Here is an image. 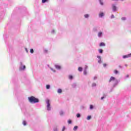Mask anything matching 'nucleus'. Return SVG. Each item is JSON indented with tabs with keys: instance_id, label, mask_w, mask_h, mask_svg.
Here are the masks:
<instances>
[{
	"instance_id": "29",
	"label": "nucleus",
	"mask_w": 131,
	"mask_h": 131,
	"mask_svg": "<svg viewBox=\"0 0 131 131\" xmlns=\"http://www.w3.org/2000/svg\"><path fill=\"white\" fill-rule=\"evenodd\" d=\"M107 66V64L106 63H103V67H106Z\"/></svg>"
},
{
	"instance_id": "2",
	"label": "nucleus",
	"mask_w": 131,
	"mask_h": 131,
	"mask_svg": "<svg viewBox=\"0 0 131 131\" xmlns=\"http://www.w3.org/2000/svg\"><path fill=\"white\" fill-rule=\"evenodd\" d=\"M46 103L47 104V110H51V103H50V100L47 99L46 100Z\"/></svg>"
},
{
	"instance_id": "36",
	"label": "nucleus",
	"mask_w": 131,
	"mask_h": 131,
	"mask_svg": "<svg viewBox=\"0 0 131 131\" xmlns=\"http://www.w3.org/2000/svg\"><path fill=\"white\" fill-rule=\"evenodd\" d=\"M100 5H103V3L100 2Z\"/></svg>"
},
{
	"instance_id": "19",
	"label": "nucleus",
	"mask_w": 131,
	"mask_h": 131,
	"mask_svg": "<svg viewBox=\"0 0 131 131\" xmlns=\"http://www.w3.org/2000/svg\"><path fill=\"white\" fill-rule=\"evenodd\" d=\"M114 73H115V74H117V73H118V71L117 70H115L114 71Z\"/></svg>"
},
{
	"instance_id": "21",
	"label": "nucleus",
	"mask_w": 131,
	"mask_h": 131,
	"mask_svg": "<svg viewBox=\"0 0 131 131\" xmlns=\"http://www.w3.org/2000/svg\"><path fill=\"white\" fill-rule=\"evenodd\" d=\"M83 74H84V75H86L87 74L86 70L84 71Z\"/></svg>"
},
{
	"instance_id": "11",
	"label": "nucleus",
	"mask_w": 131,
	"mask_h": 131,
	"mask_svg": "<svg viewBox=\"0 0 131 131\" xmlns=\"http://www.w3.org/2000/svg\"><path fill=\"white\" fill-rule=\"evenodd\" d=\"M91 118H92V116H88L86 118L87 120H90V119H91Z\"/></svg>"
},
{
	"instance_id": "30",
	"label": "nucleus",
	"mask_w": 131,
	"mask_h": 131,
	"mask_svg": "<svg viewBox=\"0 0 131 131\" xmlns=\"http://www.w3.org/2000/svg\"><path fill=\"white\" fill-rule=\"evenodd\" d=\"M97 58H98V59H99V60H101V56H97Z\"/></svg>"
},
{
	"instance_id": "9",
	"label": "nucleus",
	"mask_w": 131,
	"mask_h": 131,
	"mask_svg": "<svg viewBox=\"0 0 131 131\" xmlns=\"http://www.w3.org/2000/svg\"><path fill=\"white\" fill-rule=\"evenodd\" d=\"M57 93H58V94H61V93H62V90L61 89H58L57 91Z\"/></svg>"
},
{
	"instance_id": "37",
	"label": "nucleus",
	"mask_w": 131,
	"mask_h": 131,
	"mask_svg": "<svg viewBox=\"0 0 131 131\" xmlns=\"http://www.w3.org/2000/svg\"><path fill=\"white\" fill-rule=\"evenodd\" d=\"M45 52H46V53L48 52V50H45Z\"/></svg>"
},
{
	"instance_id": "7",
	"label": "nucleus",
	"mask_w": 131,
	"mask_h": 131,
	"mask_svg": "<svg viewBox=\"0 0 131 131\" xmlns=\"http://www.w3.org/2000/svg\"><path fill=\"white\" fill-rule=\"evenodd\" d=\"M103 16H104V13L101 12V13H99V17H103Z\"/></svg>"
},
{
	"instance_id": "4",
	"label": "nucleus",
	"mask_w": 131,
	"mask_h": 131,
	"mask_svg": "<svg viewBox=\"0 0 131 131\" xmlns=\"http://www.w3.org/2000/svg\"><path fill=\"white\" fill-rule=\"evenodd\" d=\"M114 80H115V77H111L110 80H109V82H111V81H114Z\"/></svg>"
},
{
	"instance_id": "16",
	"label": "nucleus",
	"mask_w": 131,
	"mask_h": 131,
	"mask_svg": "<svg viewBox=\"0 0 131 131\" xmlns=\"http://www.w3.org/2000/svg\"><path fill=\"white\" fill-rule=\"evenodd\" d=\"M69 79H72V78H73V76H72V75H70L69 76Z\"/></svg>"
},
{
	"instance_id": "26",
	"label": "nucleus",
	"mask_w": 131,
	"mask_h": 131,
	"mask_svg": "<svg viewBox=\"0 0 131 131\" xmlns=\"http://www.w3.org/2000/svg\"><path fill=\"white\" fill-rule=\"evenodd\" d=\"M94 108V106H93V105H90V109H93Z\"/></svg>"
},
{
	"instance_id": "3",
	"label": "nucleus",
	"mask_w": 131,
	"mask_h": 131,
	"mask_svg": "<svg viewBox=\"0 0 131 131\" xmlns=\"http://www.w3.org/2000/svg\"><path fill=\"white\" fill-rule=\"evenodd\" d=\"M130 57H131V53H130L129 54H127L126 55H123V59H125L126 58H130Z\"/></svg>"
},
{
	"instance_id": "28",
	"label": "nucleus",
	"mask_w": 131,
	"mask_h": 131,
	"mask_svg": "<svg viewBox=\"0 0 131 131\" xmlns=\"http://www.w3.org/2000/svg\"><path fill=\"white\" fill-rule=\"evenodd\" d=\"M25 68H26V67L25 66H23V68L21 69L23 70H24V69H25Z\"/></svg>"
},
{
	"instance_id": "18",
	"label": "nucleus",
	"mask_w": 131,
	"mask_h": 131,
	"mask_svg": "<svg viewBox=\"0 0 131 131\" xmlns=\"http://www.w3.org/2000/svg\"><path fill=\"white\" fill-rule=\"evenodd\" d=\"M48 0H42V4H45V3H46V2H47Z\"/></svg>"
},
{
	"instance_id": "1",
	"label": "nucleus",
	"mask_w": 131,
	"mask_h": 131,
	"mask_svg": "<svg viewBox=\"0 0 131 131\" xmlns=\"http://www.w3.org/2000/svg\"><path fill=\"white\" fill-rule=\"evenodd\" d=\"M29 102L30 103H38V99L36 98L35 97L32 96L28 98Z\"/></svg>"
},
{
	"instance_id": "14",
	"label": "nucleus",
	"mask_w": 131,
	"mask_h": 131,
	"mask_svg": "<svg viewBox=\"0 0 131 131\" xmlns=\"http://www.w3.org/2000/svg\"><path fill=\"white\" fill-rule=\"evenodd\" d=\"M98 51L100 54H102V53H103V50L102 49H99Z\"/></svg>"
},
{
	"instance_id": "34",
	"label": "nucleus",
	"mask_w": 131,
	"mask_h": 131,
	"mask_svg": "<svg viewBox=\"0 0 131 131\" xmlns=\"http://www.w3.org/2000/svg\"><path fill=\"white\" fill-rule=\"evenodd\" d=\"M94 79L95 80V79H97V77H94Z\"/></svg>"
},
{
	"instance_id": "15",
	"label": "nucleus",
	"mask_w": 131,
	"mask_h": 131,
	"mask_svg": "<svg viewBox=\"0 0 131 131\" xmlns=\"http://www.w3.org/2000/svg\"><path fill=\"white\" fill-rule=\"evenodd\" d=\"M68 122L69 124H71L72 121H71V120H69L68 121Z\"/></svg>"
},
{
	"instance_id": "6",
	"label": "nucleus",
	"mask_w": 131,
	"mask_h": 131,
	"mask_svg": "<svg viewBox=\"0 0 131 131\" xmlns=\"http://www.w3.org/2000/svg\"><path fill=\"white\" fill-rule=\"evenodd\" d=\"M113 10L114 11H116V6L114 5H113Z\"/></svg>"
},
{
	"instance_id": "33",
	"label": "nucleus",
	"mask_w": 131,
	"mask_h": 131,
	"mask_svg": "<svg viewBox=\"0 0 131 131\" xmlns=\"http://www.w3.org/2000/svg\"><path fill=\"white\" fill-rule=\"evenodd\" d=\"M64 130H65V127H63L62 129V131H64Z\"/></svg>"
},
{
	"instance_id": "8",
	"label": "nucleus",
	"mask_w": 131,
	"mask_h": 131,
	"mask_svg": "<svg viewBox=\"0 0 131 131\" xmlns=\"http://www.w3.org/2000/svg\"><path fill=\"white\" fill-rule=\"evenodd\" d=\"M56 69H61V67L60 66L56 65L55 66Z\"/></svg>"
},
{
	"instance_id": "13",
	"label": "nucleus",
	"mask_w": 131,
	"mask_h": 131,
	"mask_svg": "<svg viewBox=\"0 0 131 131\" xmlns=\"http://www.w3.org/2000/svg\"><path fill=\"white\" fill-rule=\"evenodd\" d=\"M98 36L99 37H101V36H102V32L98 33Z\"/></svg>"
},
{
	"instance_id": "31",
	"label": "nucleus",
	"mask_w": 131,
	"mask_h": 131,
	"mask_svg": "<svg viewBox=\"0 0 131 131\" xmlns=\"http://www.w3.org/2000/svg\"><path fill=\"white\" fill-rule=\"evenodd\" d=\"M113 18H114V15H112L111 16V18L113 19Z\"/></svg>"
},
{
	"instance_id": "35",
	"label": "nucleus",
	"mask_w": 131,
	"mask_h": 131,
	"mask_svg": "<svg viewBox=\"0 0 131 131\" xmlns=\"http://www.w3.org/2000/svg\"><path fill=\"white\" fill-rule=\"evenodd\" d=\"M104 99V97H102L101 98V100H103Z\"/></svg>"
},
{
	"instance_id": "23",
	"label": "nucleus",
	"mask_w": 131,
	"mask_h": 131,
	"mask_svg": "<svg viewBox=\"0 0 131 131\" xmlns=\"http://www.w3.org/2000/svg\"><path fill=\"white\" fill-rule=\"evenodd\" d=\"M85 18H89V14H85L84 15Z\"/></svg>"
},
{
	"instance_id": "5",
	"label": "nucleus",
	"mask_w": 131,
	"mask_h": 131,
	"mask_svg": "<svg viewBox=\"0 0 131 131\" xmlns=\"http://www.w3.org/2000/svg\"><path fill=\"white\" fill-rule=\"evenodd\" d=\"M105 45L104 42H101L100 43V47H105Z\"/></svg>"
},
{
	"instance_id": "22",
	"label": "nucleus",
	"mask_w": 131,
	"mask_h": 131,
	"mask_svg": "<svg viewBox=\"0 0 131 131\" xmlns=\"http://www.w3.org/2000/svg\"><path fill=\"white\" fill-rule=\"evenodd\" d=\"M23 124H24V125H26V121H24L23 122Z\"/></svg>"
},
{
	"instance_id": "17",
	"label": "nucleus",
	"mask_w": 131,
	"mask_h": 131,
	"mask_svg": "<svg viewBox=\"0 0 131 131\" xmlns=\"http://www.w3.org/2000/svg\"><path fill=\"white\" fill-rule=\"evenodd\" d=\"M46 89L47 90H49V89H50V85H46Z\"/></svg>"
},
{
	"instance_id": "38",
	"label": "nucleus",
	"mask_w": 131,
	"mask_h": 131,
	"mask_svg": "<svg viewBox=\"0 0 131 131\" xmlns=\"http://www.w3.org/2000/svg\"><path fill=\"white\" fill-rule=\"evenodd\" d=\"M127 77H128V75L127 76Z\"/></svg>"
},
{
	"instance_id": "32",
	"label": "nucleus",
	"mask_w": 131,
	"mask_h": 131,
	"mask_svg": "<svg viewBox=\"0 0 131 131\" xmlns=\"http://www.w3.org/2000/svg\"><path fill=\"white\" fill-rule=\"evenodd\" d=\"M122 20H125V17H122Z\"/></svg>"
},
{
	"instance_id": "24",
	"label": "nucleus",
	"mask_w": 131,
	"mask_h": 131,
	"mask_svg": "<svg viewBox=\"0 0 131 131\" xmlns=\"http://www.w3.org/2000/svg\"><path fill=\"white\" fill-rule=\"evenodd\" d=\"M30 53H31L32 54L33 53V49H30Z\"/></svg>"
},
{
	"instance_id": "25",
	"label": "nucleus",
	"mask_w": 131,
	"mask_h": 131,
	"mask_svg": "<svg viewBox=\"0 0 131 131\" xmlns=\"http://www.w3.org/2000/svg\"><path fill=\"white\" fill-rule=\"evenodd\" d=\"M96 83H93L92 84V86H96Z\"/></svg>"
},
{
	"instance_id": "20",
	"label": "nucleus",
	"mask_w": 131,
	"mask_h": 131,
	"mask_svg": "<svg viewBox=\"0 0 131 131\" xmlns=\"http://www.w3.org/2000/svg\"><path fill=\"white\" fill-rule=\"evenodd\" d=\"M76 116L78 118L80 117V114H77Z\"/></svg>"
},
{
	"instance_id": "27",
	"label": "nucleus",
	"mask_w": 131,
	"mask_h": 131,
	"mask_svg": "<svg viewBox=\"0 0 131 131\" xmlns=\"http://www.w3.org/2000/svg\"><path fill=\"white\" fill-rule=\"evenodd\" d=\"M98 63H99L100 64H101V63H102V61L101 60V59H99L98 60Z\"/></svg>"
},
{
	"instance_id": "10",
	"label": "nucleus",
	"mask_w": 131,
	"mask_h": 131,
	"mask_svg": "<svg viewBox=\"0 0 131 131\" xmlns=\"http://www.w3.org/2000/svg\"><path fill=\"white\" fill-rule=\"evenodd\" d=\"M78 71L81 72L82 71V68L81 67H79L78 69Z\"/></svg>"
},
{
	"instance_id": "12",
	"label": "nucleus",
	"mask_w": 131,
	"mask_h": 131,
	"mask_svg": "<svg viewBox=\"0 0 131 131\" xmlns=\"http://www.w3.org/2000/svg\"><path fill=\"white\" fill-rule=\"evenodd\" d=\"M77 128H78V126H75L74 128H73V130H76V129H77Z\"/></svg>"
}]
</instances>
